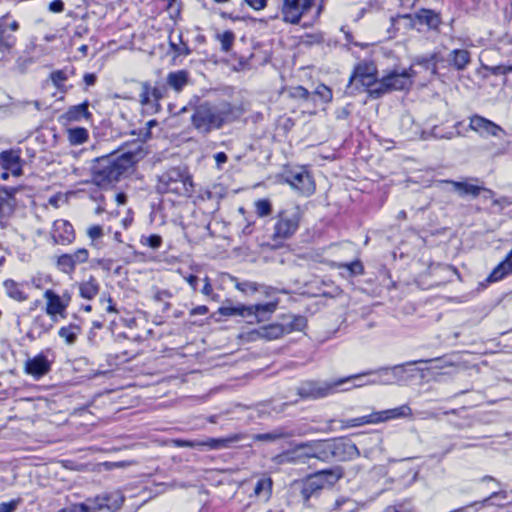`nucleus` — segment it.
<instances>
[{"label":"nucleus","mask_w":512,"mask_h":512,"mask_svg":"<svg viewBox=\"0 0 512 512\" xmlns=\"http://www.w3.org/2000/svg\"><path fill=\"white\" fill-rule=\"evenodd\" d=\"M44 298L47 300L45 312L48 316L53 320H55L58 315L62 318L65 317L67 301L61 299V297L51 289L44 292Z\"/></svg>","instance_id":"nucleus-19"},{"label":"nucleus","mask_w":512,"mask_h":512,"mask_svg":"<svg viewBox=\"0 0 512 512\" xmlns=\"http://www.w3.org/2000/svg\"><path fill=\"white\" fill-rule=\"evenodd\" d=\"M33 63L32 58H19L16 62L17 70L20 73H25L27 68Z\"/></svg>","instance_id":"nucleus-62"},{"label":"nucleus","mask_w":512,"mask_h":512,"mask_svg":"<svg viewBox=\"0 0 512 512\" xmlns=\"http://www.w3.org/2000/svg\"><path fill=\"white\" fill-rule=\"evenodd\" d=\"M79 294L82 298L91 300L93 299L100 290V285L96 278L91 276L88 280L79 283Z\"/></svg>","instance_id":"nucleus-34"},{"label":"nucleus","mask_w":512,"mask_h":512,"mask_svg":"<svg viewBox=\"0 0 512 512\" xmlns=\"http://www.w3.org/2000/svg\"><path fill=\"white\" fill-rule=\"evenodd\" d=\"M332 441H314L301 444L292 452V456L287 455L288 461L305 463L310 458H317L321 461H330L332 456Z\"/></svg>","instance_id":"nucleus-5"},{"label":"nucleus","mask_w":512,"mask_h":512,"mask_svg":"<svg viewBox=\"0 0 512 512\" xmlns=\"http://www.w3.org/2000/svg\"><path fill=\"white\" fill-rule=\"evenodd\" d=\"M420 363H436V365L433 367L434 369H444L447 367H456V362L453 360L446 358V357H436L432 359H420V360H414L410 361L409 364H420Z\"/></svg>","instance_id":"nucleus-41"},{"label":"nucleus","mask_w":512,"mask_h":512,"mask_svg":"<svg viewBox=\"0 0 512 512\" xmlns=\"http://www.w3.org/2000/svg\"><path fill=\"white\" fill-rule=\"evenodd\" d=\"M53 361L49 360L44 352H41L25 361L24 371L26 374L39 380L51 371Z\"/></svg>","instance_id":"nucleus-14"},{"label":"nucleus","mask_w":512,"mask_h":512,"mask_svg":"<svg viewBox=\"0 0 512 512\" xmlns=\"http://www.w3.org/2000/svg\"><path fill=\"white\" fill-rule=\"evenodd\" d=\"M469 128L478 133L481 137H499L500 134H506L505 130L500 125L477 114L469 118Z\"/></svg>","instance_id":"nucleus-13"},{"label":"nucleus","mask_w":512,"mask_h":512,"mask_svg":"<svg viewBox=\"0 0 512 512\" xmlns=\"http://www.w3.org/2000/svg\"><path fill=\"white\" fill-rule=\"evenodd\" d=\"M312 94L321 104L329 103L333 98L332 90L324 84H319Z\"/></svg>","instance_id":"nucleus-45"},{"label":"nucleus","mask_w":512,"mask_h":512,"mask_svg":"<svg viewBox=\"0 0 512 512\" xmlns=\"http://www.w3.org/2000/svg\"><path fill=\"white\" fill-rule=\"evenodd\" d=\"M341 424H342V428L346 429V428H354V427L364 426L367 424H376V423H375L374 413L372 412L369 415L341 420Z\"/></svg>","instance_id":"nucleus-39"},{"label":"nucleus","mask_w":512,"mask_h":512,"mask_svg":"<svg viewBox=\"0 0 512 512\" xmlns=\"http://www.w3.org/2000/svg\"><path fill=\"white\" fill-rule=\"evenodd\" d=\"M87 235L89 239L92 241V245H96L95 242L102 238L103 229L100 225H93L87 229Z\"/></svg>","instance_id":"nucleus-55"},{"label":"nucleus","mask_w":512,"mask_h":512,"mask_svg":"<svg viewBox=\"0 0 512 512\" xmlns=\"http://www.w3.org/2000/svg\"><path fill=\"white\" fill-rule=\"evenodd\" d=\"M369 96L377 99L382 97L384 94L391 92L389 84L387 83L385 76L381 80L375 79V83L367 88Z\"/></svg>","instance_id":"nucleus-38"},{"label":"nucleus","mask_w":512,"mask_h":512,"mask_svg":"<svg viewBox=\"0 0 512 512\" xmlns=\"http://www.w3.org/2000/svg\"><path fill=\"white\" fill-rule=\"evenodd\" d=\"M69 73L73 74V70H70V71L68 69L56 70L50 74V79H51L52 83L54 84V86L57 87L58 89H60L62 87V84L68 79Z\"/></svg>","instance_id":"nucleus-49"},{"label":"nucleus","mask_w":512,"mask_h":512,"mask_svg":"<svg viewBox=\"0 0 512 512\" xmlns=\"http://www.w3.org/2000/svg\"><path fill=\"white\" fill-rule=\"evenodd\" d=\"M439 183L450 184L452 186V190L456 192L460 197L469 195L475 198L479 196L482 191L487 194L485 198H492L495 196V193L492 190L469 183L467 181L441 180Z\"/></svg>","instance_id":"nucleus-15"},{"label":"nucleus","mask_w":512,"mask_h":512,"mask_svg":"<svg viewBox=\"0 0 512 512\" xmlns=\"http://www.w3.org/2000/svg\"><path fill=\"white\" fill-rule=\"evenodd\" d=\"M313 0H283L281 13L287 23L298 24L302 16L308 12Z\"/></svg>","instance_id":"nucleus-11"},{"label":"nucleus","mask_w":512,"mask_h":512,"mask_svg":"<svg viewBox=\"0 0 512 512\" xmlns=\"http://www.w3.org/2000/svg\"><path fill=\"white\" fill-rule=\"evenodd\" d=\"M376 69L373 65L367 63L358 64L347 85L348 93L355 94L362 90H367L368 87L375 83Z\"/></svg>","instance_id":"nucleus-8"},{"label":"nucleus","mask_w":512,"mask_h":512,"mask_svg":"<svg viewBox=\"0 0 512 512\" xmlns=\"http://www.w3.org/2000/svg\"><path fill=\"white\" fill-rule=\"evenodd\" d=\"M300 221L301 213L298 207L279 212L274 225L273 240L283 241L291 238L298 230Z\"/></svg>","instance_id":"nucleus-7"},{"label":"nucleus","mask_w":512,"mask_h":512,"mask_svg":"<svg viewBox=\"0 0 512 512\" xmlns=\"http://www.w3.org/2000/svg\"><path fill=\"white\" fill-rule=\"evenodd\" d=\"M89 259V252L85 248H80L73 253L60 255L56 260V267L63 273L71 275L74 273L77 265L86 263Z\"/></svg>","instance_id":"nucleus-12"},{"label":"nucleus","mask_w":512,"mask_h":512,"mask_svg":"<svg viewBox=\"0 0 512 512\" xmlns=\"http://www.w3.org/2000/svg\"><path fill=\"white\" fill-rule=\"evenodd\" d=\"M276 309V303L256 304V305H223L218 309V313L222 316L232 317L241 316L247 318L249 323L260 322L265 317L273 313Z\"/></svg>","instance_id":"nucleus-4"},{"label":"nucleus","mask_w":512,"mask_h":512,"mask_svg":"<svg viewBox=\"0 0 512 512\" xmlns=\"http://www.w3.org/2000/svg\"><path fill=\"white\" fill-rule=\"evenodd\" d=\"M314 479L322 484V487L332 486L339 481L343 475V469L340 466H335L330 469L320 470L312 474Z\"/></svg>","instance_id":"nucleus-25"},{"label":"nucleus","mask_w":512,"mask_h":512,"mask_svg":"<svg viewBox=\"0 0 512 512\" xmlns=\"http://www.w3.org/2000/svg\"><path fill=\"white\" fill-rule=\"evenodd\" d=\"M415 20L427 26L429 29L436 30L441 24L440 15L431 9H421L414 15Z\"/></svg>","instance_id":"nucleus-26"},{"label":"nucleus","mask_w":512,"mask_h":512,"mask_svg":"<svg viewBox=\"0 0 512 512\" xmlns=\"http://www.w3.org/2000/svg\"><path fill=\"white\" fill-rule=\"evenodd\" d=\"M88 106V101L71 106L65 113L64 117L68 121H79L82 118L89 119L91 117V113L88 111Z\"/></svg>","instance_id":"nucleus-35"},{"label":"nucleus","mask_w":512,"mask_h":512,"mask_svg":"<svg viewBox=\"0 0 512 512\" xmlns=\"http://www.w3.org/2000/svg\"><path fill=\"white\" fill-rule=\"evenodd\" d=\"M310 95L313 97L312 99L313 100H310V101H303L302 105L304 107V109L310 113V114H315L316 113V109H317V106H318V102L316 100V98L314 97V95L312 94V92H310Z\"/></svg>","instance_id":"nucleus-61"},{"label":"nucleus","mask_w":512,"mask_h":512,"mask_svg":"<svg viewBox=\"0 0 512 512\" xmlns=\"http://www.w3.org/2000/svg\"><path fill=\"white\" fill-rule=\"evenodd\" d=\"M136 161V154L131 152L98 158L92 167V182L98 187L106 188L119 181Z\"/></svg>","instance_id":"nucleus-2"},{"label":"nucleus","mask_w":512,"mask_h":512,"mask_svg":"<svg viewBox=\"0 0 512 512\" xmlns=\"http://www.w3.org/2000/svg\"><path fill=\"white\" fill-rule=\"evenodd\" d=\"M167 85L176 92H181L190 82L189 72L186 70H177L168 73L166 77Z\"/></svg>","instance_id":"nucleus-28"},{"label":"nucleus","mask_w":512,"mask_h":512,"mask_svg":"<svg viewBox=\"0 0 512 512\" xmlns=\"http://www.w3.org/2000/svg\"><path fill=\"white\" fill-rule=\"evenodd\" d=\"M338 268L347 270L350 276L362 275L364 273V267L360 260H355L351 263H340Z\"/></svg>","instance_id":"nucleus-50"},{"label":"nucleus","mask_w":512,"mask_h":512,"mask_svg":"<svg viewBox=\"0 0 512 512\" xmlns=\"http://www.w3.org/2000/svg\"><path fill=\"white\" fill-rule=\"evenodd\" d=\"M0 168L10 171L15 177L22 175L21 158L17 151L7 150L0 153Z\"/></svg>","instance_id":"nucleus-20"},{"label":"nucleus","mask_w":512,"mask_h":512,"mask_svg":"<svg viewBox=\"0 0 512 512\" xmlns=\"http://www.w3.org/2000/svg\"><path fill=\"white\" fill-rule=\"evenodd\" d=\"M250 8L255 11L263 10L267 6L268 0H243Z\"/></svg>","instance_id":"nucleus-60"},{"label":"nucleus","mask_w":512,"mask_h":512,"mask_svg":"<svg viewBox=\"0 0 512 512\" xmlns=\"http://www.w3.org/2000/svg\"><path fill=\"white\" fill-rule=\"evenodd\" d=\"M507 498H508V493L506 491H493L489 497H487L486 499H484L482 501L475 502L472 506L476 507L477 510L483 509L490 505H493V503L491 501L494 499L506 500Z\"/></svg>","instance_id":"nucleus-46"},{"label":"nucleus","mask_w":512,"mask_h":512,"mask_svg":"<svg viewBox=\"0 0 512 512\" xmlns=\"http://www.w3.org/2000/svg\"><path fill=\"white\" fill-rule=\"evenodd\" d=\"M285 182L303 196H310L315 192L313 177L304 167L289 170L285 175Z\"/></svg>","instance_id":"nucleus-9"},{"label":"nucleus","mask_w":512,"mask_h":512,"mask_svg":"<svg viewBox=\"0 0 512 512\" xmlns=\"http://www.w3.org/2000/svg\"><path fill=\"white\" fill-rule=\"evenodd\" d=\"M259 334L267 340H275L282 337L285 333L281 323H273L260 329Z\"/></svg>","instance_id":"nucleus-37"},{"label":"nucleus","mask_w":512,"mask_h":512,"mask_svg":"<svg viewBox=\"0 0 512 512\" xmlns=\"http://www.w3.org/2000/svg\"><path fill=\"white\" fill-rule=\"evenodd\" d=\"M491 199L493 200V205L499 206L501 208L512 205V198L507 196H503L500 198H494L493 196Z\"/></svg>","instance_id":"nucleus-63"},{"label":"nucleus","mask_w":512,"mask_h":512,"mask_svg":"<svg viewBox=\"0 0 512 512\" xmlns=\"http://www.w3.org/2000/svg\"><path fill=\"white\" fill-rule=\"evenodd\" d=\"M240 115L241 110L230 102L223 101L218 104L203 102L195 107L191 115V124L199 134L206 136L232 123Z\"/></svg>","instance_id":"nucleus-1"},{"label":"nucleus","mask_w":512,"mask_h":512,"mask_svg":"<svg viewBox=\"0 0 512 512\" xmlns=\"http://www.w3.org/2000/svg\"><path fill=\"white\" fill-rule=\"evenodd\" d=\"M332 456L338 461L352 460L360 455L357 446L351 441L343 439L332 441Z\"/></svg>","instance_id":"nucleus-18"},{"label":"nucleus","mask_w":512,"mask_h":512,"mask_svg":"<svg viewBox=\"0 0 512 512\" xmlns=\"http://www.w3.org/2000/svg\"><path fill=\"white\" fill-rule=\"evenodd\" d=\"M293 435L292 431L284 427H279L270 432L255 434L253 435V439L259 442H277L281 439L292 437Z\"/></svg>","instance_id":"nucleus-31"},{"label":"nucleus","mask_w":512,"mask_h":512,"mask_svg":"<svg viewBox=\"0 0 512 512\" xmlns=\"http://www.w3.org/2000/svg\"><path fill=\"white\" fill-rule=\"evenodd\" d=\"M58 335L61 338H64L65 341L70 345L74 344L76 341V334L74 332H72L71 327L60 328Z\"/></svg>","instance_id":"nucleus-56"},{"label":"nucleus","mask_w":512,"mask_h":512,"mask_svg":"<svg viewBox=\"0 0 512 512\" xmlns=\"http://www.w3.org/2000/svg\"><path fill=\"white\" fill-rule=\"evenodd\" d=\"M401 132L407 140L426 139L425 132L414 122L410 115H405L401 119Z\"/></svg>","instance_id":"nucleus-24"},{"label":"nucleus","mask_w":512,"mask_h":512,"mask_svg":"<svg viewBox=\"0 0 512 512\" xmlns=\"http://www.w3.org/2000/svg\"><path fill=\"white\" fill-rule=\"evenodd\" d=\"M448 62L457 70H463L470 63V53L465 49H455L448 55Z\"/></svg>","instance_id":"nucleus-33"},{"label":"nucleus","mask_w":512,"mask_h":512,"mask_svg":"<svg viewBox=\"0 0 512 512\" xmlns=\"http://www.w3.org/2000/svg\"><path fill=\"white\" fill-rule=\"evenodd\" d=\"M486 69L492 74V75H505L507 73L512 72V65H497V66H491L486 67Z\"/></svg>","instance_id":"nucleus-57"},{"label":"nucleus","mask_w":512,"mask_h":512,"mask_svg":"<svg viewBox=\"0 0 512 512\" xmlns=\"http://www.w3.org/2000/svg\"><path fill=\"white\" fill-rule=\"evenodd\" d=\"M364 374H355L333 382L305 381L298 387V394L302 398L320 399L336 391V388L352 379L360 378Z\"/></svg>","instance_id":"nucleus-6"},{"label":"nucleus","mask_w":512,"mask_h":512,"mask_svg":"<svg viewBox=\"0 0 512 512\" xmlns=\"http://www.w3.org/2000/svg\"><path fill=\"white\" fill-rule=\"evenodd\" d=\"M140 104L150 112V108L153 104L152 95L149 92V82H143L141 85V93L139 94Z\"/></svg>","instance_id":"nucleus-48"},{"label":"nucleus","mask_w":512,"mask_h":512,"mask_svg":"<svg viewBox=\"0 0 512 512\" xmlns=\"http://www.w3.org/2000/svg\"><path fill=\"white\" fill-rule=\"evenodd\" d=\"M231 280L235 282L236 289H238L239 291H241L245 294L254 293V292L258 291V285L255 282H250V281L239 282L236 277H232Z\"/></svg>","instance_id":"nucleus-53"},{"label":"nucleus","mask_w":512,"mask_h":512,"mask_svg":"<svg viewBox=\"0 0 512 512\" xmlns=\"http://www.w3.org/2000/svg\"><path fill=\"white\" fill-rule=\"evenodd\" d=\"M273 481L270 477H261L254 487V496L268 501L272 495Z\"/></svg>","instance_id":"nucleus-36"},{"label":"nucleus","mask_w":512,"mask_h":512,"mask_svg":"<svg viewBox=\"0 0 512 512\" xmlns=\"http://www.w3.org/2000/svg\"><path fill=\"white\" fill-rule=\"evenodd\" d=\"M382 512H416V509L411 500L404 499L392 505H388Z\"/></svg>","instance_id":"nucleus-44"},{"label":"nucleus","mask_w":512,"mask_h":512,"mask_svg":"<svg viewBox=\"0 0 512 512\" xmlns=\"http://www.w3.org/2000/svg\"><path fill=\"white\" fill-rule=\"evenodd\" d=\"M280 323L287 334L293 331H302L307 325V320L304 316L290 314L284 315Z\"/></svg>","instance_id":"nucleus-32"},{"label":"nucleus","mask_w":512,"mask_h":512,"mask_svg":"<svg viewBox=\"0 0 512 512\" xmlns=\"http://www.w3.org/2000/svg\"><path fill=\"white\" fill-rule=\"evenodd\" d=\"M68 140L72 145H80L87 141L88 131L82 127L68 129Z\"/></svg>","instance_id":"nucleus-42"},{"label":"nucleus","mask_w":512,"mask_h":512,"mask_svg":"<svg viewBox=\"0 0 512 512\" xmlns=\"http://www.w3.org/2000/svg\"><path fill=\"white\" fill-rule=\"evenodd\" d=\"M410 361L406 362V363H403V364H399V365H395L393 367H385V368H380L377 370L378 373H381V374H391L394 381L397 382V383H405L407 381H409L412 377H414V375L412 374V372L414 371H425V370H429V368H425V369H408V366H412L413 364H409ZM373 373H376V371H368V372H364L363 374L364 375H371Z\"/></svg>","instance_id":"nucleus-16"},{"label":"nucleus","mask_w":512,"mask_h":512,"mask_svg":"<svg viewBox=\"0 0 512 512\" xmlns=\"http://www.w3.org/2000/svg\"><path fill=\"white\" fill-rule=\"evenodd\" d=\"M146 244L153 249H157L162 244V238L159 235H150L146 239Z\"/></svg>","instance_id":"nucleus-64"},{"label":"nucleus","mask_w":512,"mask_h":512,"mask_svg":"<svg viewBox=\"0 0 512 512\" xmlns=\"http://www.w3.org/2000/svg\"><path fill=\"white\" fill-rule=\"evenodd\" d=\"M15 188L2 187L0 189V218L9 217L13 214L16 199H15Z\"/></svg>","instance_id":"nucleus-22"},{"label":"nucleus","mask_w":512,"mask_h":512,"mask_svg":"<svg viewBox=\"0 0 512 512\" xmlns=\"http://www.w3.org/2000/svg\"><path fill=\"white\" fill-rule=\"evenodd\" d=\"M244 436L242 434H233L227 437L217 438L216 450L231 448L235 443L242 440Z\"/></svg>","instance_id":"nucleus-47"},{"label":"nucleus","mask_w":512,"mask_h":512,"mask_svg":"<svg viewBox=\"0 0 512 512\" xmlns=\"http://www.w3.org/2000/svg\"><path fill=\"white\" fill-rule=\"evenodd\" d=\"M286 93L289 98L299 100L302 103L303 101L313 100V97L310 95V92L300 85L288 88Z\"/></svg>","instance_id":"nucleus-43"},{"label":"nucleus","mask_w":512,"mask_h":512,"mask_svg":"<svg viewBox=\"0 0 512 512\" xmlns=\"http://www.w3.org/2000/svg\"><path fill=\"white\" fill-rule=\"evenodd\" d=\"M217 39L221 44V50L224 52L230 51L235 40V34L232 31H225L217 34Z\"/></svg>","instance_id":"nucleus-51"},{"label":"nucleus","mask_w":512,"mask_h":512,"mask_svg":"<svg viewBox=\"0 0 512 512\" xmlns=\"http://www.w3.org/2000/svg\"><path fill=\"white\" fill-rule=\"evenodd\" d=\"M51 237L56 244L69 245L75 239L74 228L67 220H56L53 223Z\"/></svg>","instance_id":"nucleus-17"},{"label":"nucleus","mask_w":512,"mask_h":512,"mask_svg":"<svg viewBox=\"0 0 512 512\" xmlns=\"http://www.w3.org/2000/svg\"><path fill=\"white\" fill-rule=\"evenodd\" d=\"M322 489V484L316 479H314L313 475H310L304 482L300 492L304 502V506L310 507L309 500L312 497H317Z\"/></svg>","instance_id":"nucleus-27"},{"label":"nucleus","mask_w":512,"mask_h":512,"mask_svg":"<svg viewBox=\"0 0 512 512\" xmlns=\"http://www.w3.org/2000/svg\"><path fill=\"white\" fill-rule=\"evenodd\" d=\"M6 295L14 301L25 302L28 300V294L23 290L22 285L18 282L7 279L3 282Z\"/></svg>","instance_id":"nucleus-30"},{"label":"nucleus","mask_w":512,"mask_h":512,"mask_svg":"<svg viewBox=\"0 0 512 512\" xmlns=\"http://www.w3.org/2000/svg\"><path fill=\"white\" fill-rule=\"evenodd\" d=\"M510 274H512V250L507 254L505 259L493 269L487 280L489 282H497Z\"/></svg>","instance_id":"nucleus-29"},{"label":"nucleus","mask_w":512,"mask_h":512,"mask_svg":"<svg viewBox=\"0 0 512 512\" xmlns=\"http://www.w3.org/2000/svg\"><path fill=\"white\" fill-rule=\"evenodd\" d=\"M149 92L153 98V104L150 108V113H157L160 110L159 101L166 96L167 89L164 85L152 87L149 84Z\"/></svg>","instance_id":"nucleus-40"},{"label":"nucleus","mask_w":512,"mask_h":512,"mask_svg":"<svg viewBox=\"0 0 512 512\" xmlns=\"http://www.w3.org/2000/svg\"><path fill=\"white\" fill-rule=\"evenodd\" d=\"M178 39L180 42L179 44H177L173 41H170L169 46H170L171 50L175 53L176 56L189 55L191 53V50L188 47V45L183 42L181 34L178 35Z\"/></svg>","instance_id":"nucleus-52"},{"label":"nucleus","mask_w":512,"mask_h":512,"mask_svg":"<svg viewBox=\"0 0 512 512\" xmlns=\"http://www.w3.org/2000/svg\"><path fill=\"white\" fill-rule=\"evenodd\" d=\"M18 30V21L9 14L0 18V52H9L16 45L15 33Z\"/></svg>","instance_id":"nucleus-10"},{"label":"nucleus","mask_w":512,"mask_h":512,"mask_svg":"<svg viewBox=\"0 0 512 512\" xmlns=\"http://www.w3.org/2000/svg\"><path fill=\"white\" fill-rule=\"evenodd\" d=\"M20 503V499H13L8 502H2L0 503V512H15Z\"/></svg>","instance_id":"nucleus-58"},{"label":"nucleus","mask_w":512,"mask_h":512,"mask_svg":"<svg viewBox=\"0 0 512 512\" xmlns=\"http://www.w3.org/2000/svg\"><path fill=\"white\" fill-rule=\"evenodd\" d=\"M375 423L379 424L382 422H386L388 420L397 419V418H405L412 415L411 408L404 404L396 408L387 409L383 411L373 412Z\"/></svg>","instance_id":"nucleus-23"},{"label":"nucleus","mask_w":512,"mask_h":512,"mask_svg":"<svg viewBox=\"0 0 512 512\" xmlns=\"http://www.w3.org/2000/svg\"><path fill=\"white\" fill-rule=\"evenodd\" d=\"M176 447H187V448H198L200 447V441L198 440H183V439H175L173 441Z\"/></svg>","instance_id":"nucleus-59"},{"label":"nucleus","mask_w":512,"mask_h":512,"mask_svg":"<svg viewBox=\"0 0 512 512\" xmlns=\"http://www.w3.org/2000/svg\"><path fill=\"white\" fill-rule=\"evenodd\" d=\"M156 191L160 194L191 197L194 193L192 177L186 168L171 167L158 176Z\"/></svg>","instance_id":"nucleus-3"},{"label":"nucleus","mask_w":512,"mask_h":512,"mask_svg":"<svg viewBox=\"0 0 512 512\" xmlns=\"http://www.w3.org/2000/svg\"><path fill=\"white\" fill-rule=\"evenodd\" d=\"M256 213L259 217H265L271 214L272 206L269 200L261 199L255 203Z\"/></svg>","instance_id":"nucleus-54"},{"label":"nucleus","mask_w":512,"mask_h":512,"mask_svg":"<svg viewBox=\"0 0 512 512\" xmlns=\"http://www.w3.org/2000/svg\"><path fill=\"white\" fill-rule=\"evenodd\" d=\"M414 73L412 69L403 70L402 72L392 71L385 76L390 90H404L412 85V77Z\"/></svg>","instance_id":"nucleus-21"}]
</instances>
